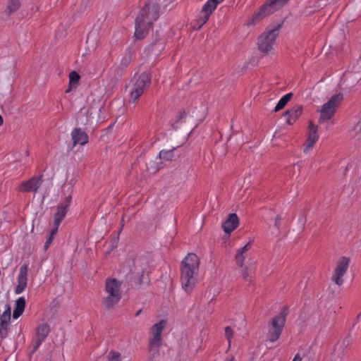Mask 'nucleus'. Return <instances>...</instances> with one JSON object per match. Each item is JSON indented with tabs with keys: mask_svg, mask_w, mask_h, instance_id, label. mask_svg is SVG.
I'll return each instance as SVG.
<instances>
[{
	"mask_svg": "<svg viewBox=\"0 0 361 361\" xmlns=\"http://www.w3.org/2000/svg\"><path fill=\"white\" fill-rule=\"evenodd\" d=\"M159 17V6L157 4H147L140 11L135 19V37L143 39L149 33L152 25Z\"/></svg>",
	"mask_w": 361,
	"mask_h": 361,
	"instance_id": "f257e3e1",
	"label": "nucleus"
},
{
	"mask_svg": "<svg viewBox=\"0 0 361 361\" xmlns=\"http://www.w3.org/2000/svg\"><path fill=\"white\" fill-rule=\"evenodd\" d=\"M199 267L200 259L194 253L188 254L182 261L180 281L185 292L190 293L195 287Z\"/></svg>",
	"mask_w": 361,
	"mask_h": 361,
	"instance_id": "f03ea898",
	"label": "nucleus"
},
{
	"mask_svg": "<svg viewBox=\"0 0 361 361\" xmlns=\"http://www.w3.org/2000/svg\"><path fill=\"white\" fill-rule=\"evenodd\" d=\"M122 283L116 279H106L102 299V305L107 310L114 309L122 297Z\"/></svg>",
	"mask_w": 361,
	"mask_h": 361,
	"instance_id": "7ed1b4c3",
	"label": "nucleus"
},
{
	"mask_svg": "<svg viewBox=\"0 0 361 361\" xmlns=\"http://www.w3.org/2000/svg\"><path fill=\"white\" fill-rule=\"evenodd\" d=\"M281 24L269 26L258 37L257 44L259 49L264 53L269 52L279 34Z\"/></svg>",
	"mask_w": 361,
	"mask_h": 361,
	"instance_id": "20e7f679",
	"label": "nucleus"
},
{
	"mask_svg": "<svg viewBox=\"0 0 361 361\" xmlns=\"http://www.w3.org/2000/svg\"><path fill=\"white\" fill-rule=\"evenodd\" d=\"M289 0H267L252 16V23L255 24L267 16L279 10Z\"/></svg>",
	"mask_w": 361,
	"mask_h": 361,
	"instance_id": "39448f33",
	"label": "nucleus"
},
{
	"mask_svg": "<svg viewBox=\"0 0 361 361\" xmlns=\"http://www.w3.org/2000/svg\"><path fill=\"white\" fill-rule=\"evenodd\" d=\"M343 99L342 93L333 95L329 100L324 104L319 110L320 113L319 121L324 122L330 120L335 114Z\"/></svg>",
	"mask_w": 361,
	"mask_h": 361,
	"instance_id": "423d86ee",
	"label": "nucleus"
},
{
	"mask_svg": "<svg viewBox=\"0 0 361 361\" xmlns=\"http://www.w3.org/2000/svg\"><path fill=\"white\" fill-rule=\"evenodd\" d=\"M150 83V77L146 73H142L137 76H135L133 81V87L130 92V102H135L149 87Z\"/></svg>",
	"mask_w": 361,
	"mask_h": 361,
	"instance_id": "0eeeda50",
	"label": "nucleus"
},
{
	"mask_svg": "<svg viewBox=\"0 0 361 361\" xmlns=\"http://www.w3.org/2000/svg\"><path fill=\"white\" fill-rule=\"evenodd\" d=\"M287 314L286 310H283L279 315L272 318L267 334V338L269 342L274 343L279 339L284 326Z\"/></svg>",
	"mask_w": 361,
	"mask_h": 361,
	"instance_id": "6e6552de",
	"label": "nucleus"
},
{
	"mask_svg": "<svg viewBox=\"0 0 361 361\" xmlns=\"http://www.w3.org/2000/svg\"><path fill=\"white\" fill-rule=\"evenodd\" d=\"M166 326V321L164 319L160 320L159 322L154 324L150 329V338L149 341V350L154 349L158 350L161 344V334Z\"/></svg>",
	"mask_w": 361,
	"mask_h": 361,
	"instance_id": "1a4fd4ad",
	"label": "nucleus"
},
{
	"mask_svg": "<svg viewBox=\"0 0 361 361\" xmlns=\"http://www.w3.org/2000/svg\"><path fill=\"white\" fill-rule=\"evenodd\" d=\"M350 262V259L347 257H341L336 261L332 280L339 286L343 283V277L348 269Z\"/></svg>",
	"mask_w": 361,
	"mask_h": 361,
	"instance_id": "9d476101",
	"label": "nucleus"
},
{
	"mask_svg": "<svg viewBox=\"0 0 361 361\" xmlns=\"http://www.w3.org/2000/svg\"><path fill=\"white\" fill-rule=\"evenodd\" d=\"M50 332V326L47 323H42L37 326L35 330L36 337L33 341L32 353L37 350L42 342Z\"/></svg>",
	"mask_w": 361,
	"mask_h": 361,
	"instance_id": "9b49d317",
	"label": "nucleus"
},
{
	"mask_svg": "<svg viewBox=\"0 0 361 361\" xmlns=\"http://www.w3.org/2000/svg\"><path fill=\"white\" fill-rule=\"evenodd\" d=\"M71 196H68L66 200L60 202L57 207V211L54 214V226L59 228L60 224L64 219L70 207Z\"/></svg>",
	"mask_w": 361,
	"mask_h": 361,
	"instance_id": "f8f14e48",
	"label": "nucleus"
},
{
	"mask_svg": "<svg viewBox=\"0 0 361 361\" xmlns=\"http://www.w3.org/2000/svg\"><path fill=\"white\" fill-rule=\"evenodd\" d=\"M318 139L319 135L317 134V126L310 123L307 138L304 145L303 152L305 154L309 153L313 149Z\"/></svg>",
	"mask_w": 361,
	"mask_h": 361,
	"instance_id": "ddd939ff",
	"label": "nucleus"
},
{
	"mask_svg": "<svg viewBox=\"0 0 361 361\" xmlns=\"http://www.w3.org/2000/svg\"><path fill=\"white\" fill-rule=\"evenodd\" d=\"M27 270L28 265L27 264H24L20 267L17 279L18 285L15 289L16 294H20L25 290L27 283Z\"/></svg>",
	"mask_w": 361,
	"mask_h": 361,
	"instance_id": "4468645a",
	"label": "nucleus"
},
{
	"mask_svg": "<svg viewBox=\"0 0 361 361\" xmlns=\"http://www.w3.org/2000/svg\"><path fill=\"white\" fill-rule=\"evenodd\" d=\"M42 183V178L32 177L27 181L22 182L18 186V190L23 192H36Z\"/></svg>",
	"mask_w": 361,
	"mask_h": 361,
	"instance_id": "2eb2a0df",
	"label": "nucleus"
},
{
	"mask_svg": "<svg viewBox=\"0 0 361 361\" xmlns=\"http://www.w3.org/2000/svg\"><path fill=\"white\" fill-rule=\"evenodd\" d=\"M71 135L73 140V146H75L77 145H85L89 141V137L87 133L80 128H73L71 133Z\"/></svg>",
	"mask_w": 361,
	"mask_h": 361,
	"instance_id": "dca6fc26",
	"label": "nucleus"
},
{
	"mask_svg": "<svg viewBox=\"0 0 361 361\" xmlns=\"http://www.w3.org/2000/svg\"><path fill=\"white\" fill-rule=\"evenodd\" d=\"M5 311L0 317V336L6 338L8 334V327L11 319V308L6 305Z\"/></svg>",
	"mask_w": 361,
	"mask_h": 361,
	"instance_id": "f3484780",
	"label": "nucleus"
},
{
	"mask_svg": "<svg viewBox=\"0 0 361 361\" xmlns=\"http://www.w3.org/2000/svg\"><path fill=\"white\" fill-rule=\"evenodd\" d=\"M252 245L250 242H248L246 243L243 247L239 248L236 251V254L235 256V259L236 262V264L240 267H243L245 261L246 259L249 257V251L251 249Z\"/></svg>",
	"mask_w": 361,
	"mask_h": 361,
	"instance_id": "a211bd4d",
	"label": "nucleus"
},
{
	"mask_svg": "<svg viewBox=\"0 0 361 361\" xmlns=\"http://www.w3.org/2000/svg\"><path fill=\"white\" fill-rule=\"evenodd\" d=\"M238 225V217L235 214L228 215L227 219L224 222L222 228L226 233H230L234 231Z\"/></svg>",
	"mask_w": 361,
	"mask_h": 361,
	"instance_id": "6ab92c4d",
	"label": "nucleus"
},
{
	"mask_svg": "<svg viewBox=\"0 0 361 361\" xmlns=\"http://www.w3.org/2000/svg\"><path fill=\"white\" fill-rule=\"evenodd\" d=\"M213 11L214 10L210 7L207 8V5H204L200 13L199 18L197 20V24H198V29H200L208 21Z\"/></svg>",
	"mask_w": 361,
	"mask_h": 361,
	"instance_id": "aec40b11",
	"label": "nucleus"
},
{
	"mask_svg": "<svg viewBox=\"0 0 361 361\" xmlns=\"http://www.w3.org/2000/svg\"><path fill=\"white\" fill-rule=\"evenodd\" d=\"M25 307V299L24 297H20L16 302V307L13 312V317L18 319L24 312Z\"/></svg>",
	"mask_w": 361,
	"mask_h": 361,
	"instance_id": "412c9836",
	"label": "nucleus"
},
{
	"mask_svg": "<svg viewBox=\"0 0 361 361\" xmlns=\"http://www.w3.org/2000/svg\"><path fill=\"white\" fill-rule=\"evenodd\" d=\"M20 0H9L8 1L5 12L8 16L16 13L20 7Z\"/></svg>",
	"mask_w": 361,
	"mask_h": 361,
	"instance_id": "4be33fe9",
	"label": "nucleus"
},
{
	"mask_svg": "<svg viewBox=\"0 0 361 361\" xmlns=\"http://www.w3.org/2000/svg\"><path fill=\"white\" fill-rule=\"evenodd\" d=\"M292 96H293L292 92H289V93L285 94L284 96H283L280 99V100L278 102L277 104L276 105V106L274 108V111L277 112V111H280L281 109H282L287 104V103L290 101Z\"/></svg>",
	"mask_w": 361,
	"mask_h": 361,
	"instance_id": "5701e85b",
	"label": "nucleus"
},
{
	"mask_svg": "<svg viewBox=\"0 0 361 361\" xmlns=\"http://www.w3.org/2000/svg\"><path fill=\"white\" fill-rule=\"evenodd\" d=\"M133 60V51L131 49L126 50L124 55L121 60V65L123 67H127Z\"/></svg>",
	"mask_w": 361,
	"mask_h": 361,
	"instance_id": "b1692460",
	"label": "nucleus"
},
{
	"mask_svg": "<svg viewBox=\"0 0 361 361\" xmlns=\"http://www.w3.org/2000/svg\"><path fill=\"white\" fill-rule=\"evenodd\" d=\"M159 159L169 161L173 157V149H163L159 154Z\"/></svg>",
	"mask_w": 361,
	"mask_h": 361,
	"instance_id": "393cba45",
	"label": "nucleus"
},
{
	"mask_svg": "<svg viewBox=\"0 0 361 361\" xmlns=\"http://www.w3.org/2000/svg\"><path fill=\"white\" fill-rule=\"evenodd\" d=\"M58 229H59V228L55 227V226H54V228H52L49 238L47 239V240L44 243V247L45 250H47L49 248V247L50 246V245L52 243V241L58 232Z\"/></svg>",
	"mask_w": 361,
	"mask_h": 361,
	"instance_id": "a878e982",
	"label": "nucleus"
},
{
	"mask_svg": "<svg viewBox=\"0 0 361 361\" xmlns=\"http://www.w3.org/2000/svg\"><path fill=\"white\" fill-rule=\"evenodd\" d=\"M352 137H357L358 139L361 138V120L359 121L351 130Z\"/></svg>",
	"mask_w": 361,
	"mask_h": 361,
	"instance_id": "bb28decb",
	"label": "nucleus"
},
{
	"mask_svg": "<svg viewBox=\"0 0 361 361\" xmlns=\"http://www.w3.org/2000/svg\"><path fill=\"white\" fill-rule=\"evenodd\" d=\"M293 111L292 110H287L284 112L283 114V119L285 121V122L289 125H292V121L293 119Z\"/></svg>",
	"mask_w": 361,
	"mask_h": 361,
	"instance_id": "cd10ccee",
	"label": "nucleus"
},
{
	"mask_svg": "<svg viewBox=\"0 0 361 361\" xmlns=\"http://www.w3.org/2000/svg\"><path fill=\"white\" fill-rule=\"evenodd\" d=\"M224 0H207L204 4L207 7H210L214 11L216 8L217 6L223 2Z\"/></svg>",
	"mask_w": 361,
	"mask_h": 361,
	"instance_id": "c85d7f7f",
	"label": "nucleus"
},
{
	"mask_svg": "<svg viewBox=\"0 0 361 361\" xmlns=\"http://www.w3.org/2000/svg\"><path fill=\"white\" fill-rule=\"evenodd\" d=\"M80 79V75L75 71H72L69 74V85L76 83Z\"/></svg>",
	"mask_w": 361,
	"mask_h": 361,
	"instance_id": "c756f323",
	"label": "nucleus"
},
{
	"mask_svg": "<svg viewBox=\"0 0 361 361\" xmlns=\"http://www.w3.org/2000/svg\"><path fill=\"white\" fill-rule=\"evenodd\" d=\"M108 361H120V353L111 351L108 355Z\"/></svg>",
	"mask_w": 361,
	"mask_h": 361,
	"instance_id": "7c9ffc66",
	"label": "nucleus"
},
{
	"mask_svg": "<svg viewBox=\"0 0 361 361\" xmlns=\"http://www.w3.org/2000/svg\"><path fill=\"white\" fill-rule=\"evenodd\" d=\"M225 335L226 338L228 339V341L229 343V345L231 344V338L233 335V331L232 329L230 326H227L225 329Z\"/></svg>",
	"mask_w": 361,
	"mask_h": 361,
	"instance_id": "2f4dec72",
	"label": "nucleus"
},
{
	"mask_svg": "<svg viewBox=\"0 0 361 361\" xmlns=\"http://www.w3.org/2000/svg\"><path fill=\"white\" fill-rule=\"evenodd\" d=\"M154 164V162L151 161L149 164V166H147V170L150 173H154V172L157 171L159 169V168L158 166L152 167V166H151L152 164Z\"/></svg>",
	"mask_w": 361,
	"mask_h": 361,
	"instance_id": "473e14b6",
	"label": "nucleus"
},
{
	"mask_svg": "<svg viewBox=\"0 0 361 361\" xmlns=\"http://www.w3.org/2000/svg\"><path fill=\"white\" fill-rule=\"evenodd\" d=\"M305 222H306V219L305 217H301L298 219V224H300V228H301V230L303 229L304 228V226L305 224Z\"/></svg>",
	"mask_w": 361,
	"mask_h": 361,
	"instance_id": "72a5a7b5",
	"label": "nucleus"
},
{
	"mask_svg": "<svg viewBox=\"0 0 361 361\" xmlns=\"http://www.w3.org/2000/svg\"><path fill=\"white\" fill-rule=\"evenodd\" d=\"M185 116V113L183 110H181L178 112V115H177V120L178 121H180L182 118H183Z\"/></svg>",
	"mask_w": 361,
	"mask_h": 361,
	"instance_id": "f704fd0d",
	"label": "nucleus"
},
{
	"mask_svg": "<svg viewBox=\"0 0 361 361\" xmlns=\"http://www.w3.org/2000/svg\"><path fill=\"white\" fill-rule=\"evenodd\" d=\"M301 113H302V109L300 106L297 108L296 109H295V117L300 116L301 114Z\"/></svg>",
	"mask_w": 361,
	"mask_h": 361,
	"instance_id": "c9c22d12",
	"label": "nucleus"
},
{
	"mask_svg": "<svg viewBox=\"0 0 361 361\" xmlns=\"http://www.w3.org/2000/svg\"><path fill=\"white\" fill-rule=\"evenodd\" d=\"M243 279L245 280L250 281V279H249V274H248V273L246 271L243 272Z\"/></svg>",
	"mask_w": 361,
	"mask_h": 361,
	"instance_id": "e433bc0d",
	"label": "nucleus"
},
{
	"mask_svg": "<svg viewBox=\"0 0 361 361\" xmlns=\"http://www.w3.org/2000/svg\"><path fill=\"white\" fill-rule=\"evenodd\" d=\"M302 357L300 355L299 353L295 355V361H302Z\"/></svg>",
	"mask_w": 361,
	"mask_h": 361,
	"instance_id": "4c0bfd02",
	"label": "nucleus"
},
{
	"mask_svg": "<svg viewBox=\"0 0 361 361\" xmlns=\"http://www.w3.org/2000/svg\"><path fill=\"white\" fill-rule=\"evenodd\" d=\"M279 220H280V217L279 216H277L276 218V220H275V226L276 227H279Z\"/></svg>",
	"mask_w": 361,
	"mask_h": 361,
	"instance_id": "58836bf2",
	"label": "nucleus"
},
{
	"mask_svg": "<svg viewBox=\"0 0 361 361\" xmlns=\"http://www.w3.org/2000/svg\"><path fill=\"white\" fill-rule=\"evenodd\" d=\"M3 122H4V121H3V118H2V116L0 115V126L3 124Z\"/></svg>",
	"mask_w": 361,
	"mask_h": 361,
	"instance_id": "ea45409f",
	"label": "nucleus"
},
{
	"mask_svg": "<svg viewBox=\"0 0 361 361\" xmlns=\"http://www.w3.org/2000/svg\"><path fill=\"white\" fill-rule=\"evenodd\" d=\"M122 230V228H120V230L118 231V233H121Z\"/></svg>",
	"mask_w": 361,
	"mask_h": 361,
	"instance_id": "a19ab883",
	"label": "nucleus"
},
{
	"mask_svg": "<svg viewBox=\"0 0 361 361\" xmlns=\"http://www.w3.org/2000/svg\"><path fill=\"white\" fill-rule=\"evenodd\" d=\"M122 230V228H120V230L118 231V233H121Z\"/></svg>",
	"mask_w": 361,
	"mask_h": 361,
	"instance_id": "79ce46f5",
	"label": "nucleus"
},
{
	"mask_svg": "<svg viewBox=\"0 0 361 361\" xmlns=\"http://www.w3.org/2000/svg\"><path fill=\"white\" fill-rule=\"evenodd\" d=\"M122 230V228H120V230L118 231V233H121Z\"/></svg>",
	"mask_w": 361,
	"mask_h": 361,
	"instance_id": "37998d69",
	"label": "nucleus"
}]
</instances>
